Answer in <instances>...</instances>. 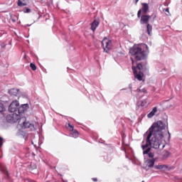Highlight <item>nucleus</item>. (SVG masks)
Instances as JSON below:
<instances>
[{
  "label": "nucleus",
  "mask_w": 182,
  "mask_h": 182,
  "mask_svg": "<svg viewBox=\"0 0 182 182\" xmlns=\"http://www.w3.org/2000/svg\"><path fill=\"white\" fill-rule=\"evenodd\" d=\"M164 129H166V123L163 121H157L145 132L141 146L144 156L147 154L149 159H154V153L151 152V149L157 150L160 149V146H162L161 150H163L166 147V145L163 144V139H164L163 130Z\"/></svg>",
  "instance_id": "1"
},
{
  "label": "nucleus",
  "mask_w": 182,
  "mask_h": 182,
  "mask_svg": "<svg viewBox=\"0 0 182 182\" xmlns=\"http://www.w3.org/2000/svg\"><path fill=\"white\" fill-rule=\"evenodd\" d=\"M129 53L132 56H134V59L132 57L130 58V60L132 63V68L134 76L135 79L141 82L144 77V73L149 72V69H147L146 67L147 61H146V59H147V51L140 46H135L129 49ZM134 60L136 61V66H134ZM140 60L144 61L138 63Z\"/></svg>",
  "instance_id": "2"
},
{
  "label": "nucleus",
  "mask_w": 182,
  "mask_h": 182,
  "mask_svg": "<svg viewBox=\"0 0 182 182\" xmlns=\"http://www.w3.org/2000/svg\"><path fill=\"white\" fill-rule=\"evenodd\" d=\"M113 43L112 40L107 38V37H105L102 41V48L104 49V52L106 53H109V50L112 49V46Z\"/></svg>",
  "instance_id": "3"
},
{
  "label": "nucleus",
  "mask_w": 182,
  "mask_h": 182,
  "mask_svg": "<svg viewBox=\"0 0 182 182\" xmlns=\"http://www.w3.org/2000/svg\"><path fill=\"white\" fill-rule=\"evenodd\" d=\"M21 115L15 112L6 117V120L8 123H21Z\"/></svg>",
  "instance_id": "4"
},
{
  "label": "nucleus",
  "mask_w": 182,
  "mask_h": 182,
  "mask_svg": "<svg viewBox=\"0 0 182 182\" xmlns=\"http://www.w3.org/2000/svg\"><path fill=\"white\" fill-rule=\"evenodd\" d=\"M149 4L146 3H142V8L138 11L137 18H140V16H141V14H144V15H146V14H149Z\"/></svg>",
  "instance_id": "5"
},
{
  "label": "nucleus",
  "mask_w": 182,
  "mask_h": 182,
  "mask_svg": "<svg viewBox=\"0 0 182 182\" xmlns=\"http://www.w3.org/2000/svg\"><path fill=\"white\" fill-rule=\"evenodd\" d=\"M18 107H19V102L16 100L13 101L9 106V112H11V113H16Z\"/></svg>",
  "instance_id": "6"
},
{
  "label": "nucleus",
  "mask_w": 182,
  "mask_h": 182,
  "mask_svg": "<svg viewBox=\"0 0 182 182\" xmlns=\"http://www.w3.org/2000/svg\"><path fill=\"white\" fill-rule=\"evenodd\" d=\"M21 120H23V129H31V130H35V125L33 124H31L29 122H26V117H21Z\"/></svg>",
  "instance_id": "7"
},
{
  "label": "nucleus",
  "mask_w": 182,
  "mask_h": 182,
  "mask_svg": "<svg viewBox=\"0 0 182 182\" xmlns=\"http://www.w3.org/2000/svg\"><path fill=\"white\" fill-rule=\"evenodd\" d=\"M141 19H140V23L141 25H144L149 24V21H150V19L151 18V16H150L149 15H142L140 16Z\"/></svg>",
  "instance_id": "8"
},
{
  "label": "nucleus",
  "mask_w": 182,
  "mask_h": 182,
  "mask_svg": "<svg viewBox=\"0 0 182 182\" xmlns=\"http://www.w3.org/2000/svg\"><path fill=\"white\" fill-rule=\"evenodd\" d=\"M100 24V21L94 20L92 21V23H91V30L92 31V32H95V31H96V28H97V26H99Z\"/></svg>",
  "instance_id": "9"
},
{
  "label": "nucleus",
  "mask_w": 182,
  "mask_h": 182,
  "mask_svg": "<svg viewBox=\"0 0 182 182\" xmlns=\"http://www.w3.org/2000/svg\"><path fill=\"white\" fill-rule=\"evenodd\" d=\"M156 159H148L146 160V167H149V168H152V167H154Z\"/></svg>",
  "instance_id": "10"
},
{
  "label": "nucleus",
  "mask_w": 182,
  "mask_h": 182,
  "mask_svg": "<svg viewBox=\"0 0 182 182\" xmlns=\"http://www.w3.org/2000/svg\"><path fill=\"white\" fill-rule=\"evenodd\" d=\"M19 93V89L16 88H11L9 90V94L11 95V96H18V94Z\"/></svg>",
  "instance_id": "11"
},
{
  "label": "nucleus",
  "mask_w": 182,
  "mask_h": 182,
  "mask_svg": "<svg viewBox=\"0 0 182 182\" xmlns=\"http://www.w3.org/2000/svg\"><path fill=\"white\" fill-rule=\"evenodd\" d=\"M136 105L138 107H147V101L146 100H143L139 101Z\"/></svg>",
  "instance_id": "12"
},
{
  "label": "nucleus",
  "mask_w": 182,
  "mask_h": 182,
  "mask_svg": "<svg viewBox=\"0 0 182 182\" xmlns=\"http://www.w3.org/2000/svg\"><path fill=\"white\" fill-rule=\"evenodd\" d=\"M29 0H18L17 2L18 6H26Z\"/></svg>",
  "instance_id": "13"
},
{
  "label": "nucleus",
  "mask_w": 182,
  "mask_h": 182,
  "mask_svg": "<svg viewBox=\"0 0 182 182\" xmlns=\"http://www.w3.org/2000/svg\"><path fill=\"white\" fill-rule=\"evenodd\" d=\"M157 113V107L153 108L152 111L147 114L148 119H151Z\"/></svg>",
  "instance_id": "14"
},
{
  "label": "nucleus",
  "mask_w": 182,
  "mask_h": 182,
  "mask_svg": "<svg viewBox=\"0 0 182 182\" xmlns=\"http://www.w3.org/2000/svg\"><path fill=\"white\" fill-rule=\"evenodd\" d=\"M70 136L74 137V139H77V137H79V132H77V130H76V129L71 131Z\"/></svg>",
  "instance_id": "15"
},
{
  "label": "nucleus",
  "mask_w": 182,
  "mask_h": 182,
  "mask_svg": "<svg viewBox=\"0 0 182 182\" xmlns=\"http://www.w3.org/2000/svg\"><path fill=\"white\" fill-rule=\"evenodd\" d=\"M170 154L171 153L168 151L164 150L162 153V157L164 160H165V159H168V157H170Z\"/></svg>",
  "instance_id": "16"
},
{
  "label": "nucleus",
  "mask_w": 182,
  "mask_h": 182,
  "mask_svg": "<svg viewBox=\"0 0 182 182\" xmlns=\"http://www.w3.org/2000/svg\"><path fill=\"white\" fill-rule=\"evenodd\" d=\"M147 33L149 36H151V31H153V26L150 24H147L146 26Z\"/></svg>",
  "instance_id": "17"
},
{
  "label": "nucleus",
  "mask_w": 182,
  "mask_h": 182,
  "mask_svg": "<svg viewBox=\"0 0 182 182\" xmlns=\"http://www.w3.org/2000/svg\"><path fill=\"white\" fill-rule=\"evenodd\" d=\"M22 113H25V109L21 106L17 108L16 114H18V116H21Z\"/></svg>",
  "instance_id": "18"
},
{
  "label": "nucleus",
  "mask_w": 182,
  "mask_h": 182,
  "mask_svg": "<svg viewBox=\"0 0 182 182\" xmlns=\"http://www.w3.org/2000/svg\"><path fill=\"white\" fill-rule=\"evenodd\" d=\"M168 166H167L166 165H156L154 166V168H156V170H163L164 168H168Z\"/></svg>",
  "instance_id": "19"
},
{
  "label": "nucleus",
  "mask_w": 182,
  "mask_h": 182,
  "mask_svg": "<svg viewBox=\"0 0 182 182\" xmlns=\"http://www.w3.org/2000/svg\"><path fill=\"white\" fill-rule=\"evenodd\" d=\"M37 167L38 166H36V164L31 162L30 164V166H29V170L31 171H32L33 170H36V168H37Z\"/></svg>",
  "instance_id": "20"
},
{
  "label": "nucleus",
  "mask_w": 182,
  "mask_h": 182,
  "mask_svg": "<svg viewBox=\"0 0 182 182\" xmlns=\"http://www.w3.org/2000/svg\"><path fill=\"white\" fill-rule=\"evenodd\" d=\"M65 127H67V129H69L70 132H73L75 130V127L70 124V123L66 124Z\"/></svg>",
  "instance_id": "21"
},
{
  "label": "nucleus",
  "mask_w": 182,
  "mask_h": 182,
  "mask_svg": "<svg viewBox=\"0 0 182 182\" xmlns=\"http://www.w3.org/2000/svg\"><path fill=\"white\" fill-rule=\"evenodd\" d=\"M10 18H11L12 22H14V23H15V22H16V19H18V17L14 14H10Z\"/></svg>",
  "instance_id": "22"
},
{
  "label": "nucleus",
  "mask_w": 182,
  "mask_h": 182,
  "mask_svg": "<svg viewBox=\"0 0 182 182\" xmlns=\"http://www.w3.org/2000/svg\"><path fill=\"white\" fill-rule=\"evenodd\" d=\"M136 92L138 93H141V92H142V93H147V90H146V88H143V89L138 88L136 90Z\"/></svg>",
  "instance_id": "23"
},
{
  "label": "nucleus",
  "mask_w": 182,
  "mask_h": 182,
  "mask_svg": "<svg viewBox=\"0 0 182 182\" xmlns=\"http://www.w3.org/2000/svg\"><path fill=\"white\" fill-rule=\"evenodd\" d=\"M2 112H5V106H4V104L0 102V113H2Z\"/></svg>",
  "instance_id": "24"
},
{
  "label": "nucleus",
  "mask_w": 182,
  "mask_h": 182,
  "mask_svg": "<svg viewBox=\"0 0 182 182\" xmlns=\"http://www.w3.org/2000/svg\"><path fill=\"white\" fill-rule=\"evenodd\" d=\"M23 109H24V112L26 110H28V109H29V105L28 104H23L21 105Z\"/></svg>",
  "instance_id": "25"
},
{
  "label": "nucleus",
  "mask_w": 182,
  "mask_h": 182,
  "mask_svg": "<svg viewBox=\"0 0 182 182\" xmlns=\"http://www.w3.org/2000/svg\"><path fill=\"white\" fill-rule=\"evenodd\" d=\"M23 12H24V14H29V13H31V9L24 8L23 10Z\"/></svg>",
  "instance_id": "26"
},
{
  "label": "nucleus",
  "mask_w": 182,
  "mask_h": 182,
  "mask_svg": "<svg viewBox=\"0 0 182 182\" xmlns=\"http://www.w3.org/2000/svg\"><path fill=\"white\" fill-rule=\"evenodd\" d=\"M30 68L32 69V70H36V65H35L34 63H31L30 64Z\"/></svg>",
  "instance_id": "27"
},
{
  "label": "nucleus",
  "mask_w": 182,
  "mask_h": 182,
  "mask_svg": "<svg viewBox=\"0 0 182 182\" xmlns=\"http://www.w3.org/2000/svg\"><path fill=\"white\" fill-rule=\"evenodd\" d=\"M4 146V138L0 136V149Z\"/></svg>",
  "instance_id": "28"
},
{
  "label": "nucleus",
  "mask_w": 182,
  "mask_h": 182,
  "mask_svg": "<svg viewBox=\"0 0 182 182\" xmlns=\"http://www.w3.org/2000/svg\"><path fill=\"white\" fill-rule=\"evenodd\" d=\"M1 48H2L3 49H5V48H6V44H5V43H2L1 44Z\"/></svg>",
  "instance_id": "29"
},
{
  "label": "nucleus",
  "mask_w": 182,
  "mask_h": 182,
  "mask_svg": "<svg viewBox=\"0 0 182 182\" xmlns=\"http://www.w3.org/2000/svg\"><path fill=\"white\" fill-rule=\"evenodd\" d=\"M150 16L151 18H153V19H155L156 18H157V16L156 15V14H152V15Z\"/></svg>",
  "instance_id": "30"
},
{
  "label": "nucleus",
  "mask_w": 182,
  "mask_h": 182,
  "mask_svg": "<svg viewBox=\"0 0 182 182\" xmlns=\"http://www.w3.org/2000/svg\"><path fill=\"white\" fill-rule=\"evenodd\" d=\"M92 181L96 182V181H97V178H92Z\"/></svg>",
  "instance_id": "31"
},
{
  "label": "nucleus",
  "mask_w": 182,
  "mask_h": 182,
  "mask_svg": "<svg viewBox=\"0 0 182 182\" xmlns=\"http://www.w3.org/2000/svg\"><path fill=\"white\" fill-rule=\"evenodd\" d=\"M134 1V4H135V5H137V2H139V0H133Z\"/></svg>",
  "instance_id": "32"
},
{
  "label": "nucleus",
  "mask_w": 182,
  "mask_h": 182,
  "mask_svg": "<svg viewBox=\"0 0 182 182\" xmlns=\"http://www.w3.org/2000/svg\"><path fill=\"white\" fill-rule=\"evenodd\" d=\"M61 180H62L63 182H68V180H65L63 178H61Z\"/></svg>",
  "instance_id": "33"
},
{
  "label": "nucleus",
  "mask_w": 182,
  "mask_h": 182,
  "mask_svg": "<svg viewBox=\"0 0 182 182\" xmlns=\"http://www.w3.org/2000/svg\"><path fill=\"white\" fill-rule=\"evenodd\" d=\"M168 134L169 139H170V137H171V134H170V132H168Z\"/></svg>",
  "instance_id": "34"
},
{
  "label": "nucleus",
  "mask_w": 182,
  "mask_h": 182,
  "mask_svg": "<svg viewBox=\"0 0 182 182\" xmlns=\"http://www.w3.org/2000/svg\"><path fill=\"white\" fill-rule=\"evenodd\" d=\"M144 46L146 48V49H149V46H147V45H144Z\"/></svg>",
  "instance_id": "35"
},
{
  "label": "nucleus",
  "mask_w": 182,
  "mask_h": 182,
  "mask_svg": "<svg viewBox=\"0 0 182 182\" xmlns=\"http://www.w3.org/2000/svg\"><path fill=\"white\" fill-rule=\"evenodd\" d=\"M166 12H168V9H166Z\"/></svg>",
  "instance_id": "36"
},
{
  "label": "nucleus",
  "mask_w": 182,
  "mask_h": 182,
  "mask_svg": "<svg viewBox=\"0 0 182 182\" xmlns=\"http://www.w3.org/2000/svg\"><path fill=\"white\" fill-rule=\"evenodd\" d=\"M141 182H145L144 181H142Z\"/></svg>",
  "instance_id": "37"
}]
</instances>
